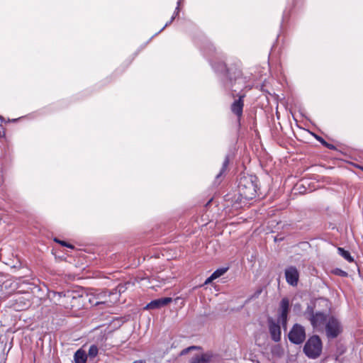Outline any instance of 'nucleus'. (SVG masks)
<instances>
[{"label":"nucleus","mask_w":363,"mask_h":363,"mask_svg":"<svg viewBox=\"0 0 363 363\" xmlns=\"http://www.w3.org/2000/svg\"><path fill=\"white\" fill-rule=\"evenodd\" d=\"M172 301V298L170 297L161 298L155 299L150 301L145 307V309L152 310L157 309L164 307Z\"/></svg>","instance_id":"11"},{"label":"nucleus","mask_w":363,"mask_h":363,"mask_svg":"<svg viewBox=\"0 0 363 363\" xmlns=\"http://www.w3.org/2000/svg\"><path fill=\"white\" fill-rule=\"evenodd\" d=\"M289 340L294 344L299 345L306 339V331L303 326L296 323L289 333Z\"/></svg>","instance_id":"6"},{"label":"nucleus","mask_w":363,"mask_h":363,"mask_svg":"<svg viewBox=\"0 0 363 363\" xmlns=\"http://www.w3.org/2000/svg\"><path fill=\"white\" fill-rule=\"evenodd\" d=\"M244 96L245 95H240L239 96V99L235 100V101L231 105L232 112L238 117L241 116L242 113V109L244 106L242 99L244 98Z\"/></svg>","instance_id":"12"},{"label":"nucleus","mask_w":363,"mask_h":363,"mask_svg":"<svg viewBox=\"0 0 363 363\" xmlns=\"http://www.w3.org/2000/svg\"><path fill=\"white\" fill-rule=\"evenodd\" d=\"M318 140L321 142L322 144H323L324 145L326 144V142L324 141L321 138H318Z\"/></svg>","instance_id":"24"},{"label":"nucleus","mask_w":363,"mask_h":363,"mask_svg":"<svg viewBox=\"0 0 363 363\" xmlns=\"http://www.w3.org/2000/svg\"><path fill=\"white\" fill-rule=\"evenodd\" d=\"M342 331L340 322L335 317H330L325 325V333L328 338L337 337Z\"/></svg>","instance_id":"5"},{"label":"nucleus","mask_w":363,"mask_h":363,"mask_svg":"<svg viewBox=\"0 0 363 363\" xmlns=\"http://www.w3.org/2000/svg\"><path fill=\"white\" fill-rule=\"evenodd\" d=\"M362 169H363V167H362Z\"/></svg>","instance_id":"29"},{"label":"nucleus","mask_w":363,"mask_h":363,"mask_svg":"<svg viewBox=\"0 0 363 363\" xmlns=\"http://www.w3.org/2000/svg\"><path fill=\"white\" fill-rule=\"evenodd\" d=\"M19 288V281L17 279H9L6 280L0 285L1 298H5L10 294H12Z\"/></svg>","instance_id":"7"},{"label":"nucleus","mask_w":363,"mask_h":363,"mask_svg":"<svg viewBox=\"0 0 363 363\" xmlns=\"http://www.w3.org/2000/svg\"><path fill=\"white\" fill-rule=\"evenodd\" d=\"M280 315L279 321L282 324L283 327L286 326L288 313L289 311V300L287 298L281 299L279 305Z\"/></svg>","instance_id":"8"},{"label":"nucleus","mask_w":363,"mask_h":363,"mask_svg":"<svg viewBox=\"0 0 363 363\" xmlns=\"http://www.w3.org/2000/svg\"><path fill=\"white\" fill-rule=\"evenodd\" d=\"M229 164V158L227 156L223 162V167L220 172V173L217 175V177H219L220 176H221V174L225 171L228 165Z\"/></svg>","instance_id":"19"},{"label":"nucleus","mask_w":363,"mask_h":363,"mask_svg":"<svg viewBox=\"0 0 363 363\" xmlns=\"http://www.w3.org/2000/svg\"><path fill=\"white\" fill-rule=\"evenodd\" d=\"M285 277L289 285L296 286L299 279V272L295 267H289L285 269Z\"/></svg>","instance_id":"9"},{"label":"nucleus","mask_w":363,"mask_h":363,"mask_svg":"<svg viewBox=\"0 0 363 363\" xmlns=\"http://www.w3.org/2000/svg\"><path fill=\"white\" fill-rule=\"evenodd\" d=\"M326 147H329L330 149H333L334 148V146L333 145H329L326 143V144L325 145Z\"/></svg>","instance_id":"25"},{"label":"nucleus","mask_w":363,"mask_h":363,"mask_svg":"<svg viewBox=\"0 0 363 363\" xmlns=\"http://www.w3.org/2000/svg\"><path fill=\"white\" fill-rule=\"evenodd\" d=\"M55 240L56 242H58V243H60V245H63V246L68 247H69V248H71V249H73V248H74V246H73V245H70V244H68V243H67V242H65V241L60 240H58V239H57V238H55V240Z\"/></svg>","instance_id":"22"},{"label":"nucleus","mask_w":363,"mask_h":363,"mask_svg":"<svg viewBox=\"0 0 363 363\" xmlns=\"http://www.w3.org/2000/svg\"><path fill=\"white\" fill-rule=\"evenodd\" d=\"M211 357L212 355L210 353H204L200 355L198 354L191 359L190 363H209Z\"/></svg>","instance_id":"13"},{"label":"nucleus","mask_w":363,"mask_h":363,"mask_svg":"<svg viewBox=\"0 0 363 363\" xmlns=\"http://www.w3.org/2000/svg\"><path fill=\"white\" fill-rule=\"evenodd\" d=\"M199 347H196V346H191V347H189L186 349H184L183 350H182V352H180V355H185L189 351L191 350H197L199 349Z\"/></svg>","instance_id":"20"},{"label":"nucleus","mask_w":363,"mask_h":363,"mask_svg":"<svg viewBox=\"0 0 363 363\" xmlns=\"http://www.w3.org/2000/svg\"><path fill=\"white\" fill-rule=\"evenodd\" d=\"M87 354L84 350L79 349L74 355V363H86Z\"/></svg>","instance_id":"14"},{"label":"nucleus","mask_w":363,"mask_h":363,"mask_svg":"<svg viewBox=\"0 0 363 363\" xmlns=\"http://www.w3.org/2000/svg\"><path fill=\"white\" fill-rule=\"evenodd\" d=\"M99 349L96 345H91L89 349L88 354L90 358H94L98 355Z\"/></svg>","instance_id":"16"},{"label":"nucleus","mask_w":363,"mask_h":363,"mask_svg":"<svg viewBox=\"0 0 363 363\" xmlns=\"http://www.w3.org/2000/svg\"><path fill=\"white\" fill-rule=\"evenodd\" d=\"M0 120H1V121L3 120V118L1 116H0Z\"/></svg>","instance_id":"28"},{"label":"nucleus","mask_w":363,"mask_h":363,"mask_svg":"<svg viewBox=\"0 0 363 363\" xmlns=\"http://www.w3.org/2000/svg\"><path fill=\"white\" fill-rule=\"evenodd\" d=\"M240 88V87H238V88L233 89V91H235H235H238V89H239Z\"/></svg>","instance_id":"27"},{"label":"nucleus","mask_w":363,"mask_h":363,"mask_svg":"<svg viewBox=\"0 0 363 363\" xmlns=\"http://www.w3.org/2000/svg\"><path fill=\"white\" fill-rule=\"evenodd\" d=\"M306 317L310 320L313 328L322 327L326 321V315L323 312H314L313 307L308 306L304 313Z\"/></svg>","instance_id":"4"},{"label":"nucleus","mask_w":363,"mask_h":363,"mask_svg":"<svg viewBox=\"0 0 363 363\" xmlns=\"http://www.w3.org/2000/svg\"><path fill=\"white\" fill-rule=\"evenodd\" d=\"M180 1H181V0L178 1L177 6L176 8V11H175L174 15L172 16V17L171 18L170 21L165 24V26L162 28L161 30H162L165 27H167L169 24H170L174 21V19L175 18L176 16L178 15L179 11Z\"/></svg>","instance_id":"17"},{"label":"nucleus","mask_w":363,"mask_h":363,"mask_svg":"<svg viewBox=\"0 0 363 363\" xmlns=\"http://www.w3.org/2000/svg\"><path fill=\"white\" fill-rule=\"evenodd\" d=\"M225 272H226V269H218L216 270L212 274V275L214 277V279H216L220 277V276H222Z\"/></svg>","instance_id":"18"},{"label":"nucleus","mask_w":363,"mask_h":363,"mask_svg":"<svg viewBox=\"0 0 363 363\" xmlns=\"http://www.w3.org/2000/svg\"><path fill=\"white\" fill-rule=\"evenodd\" d=\"M105 302H106V301H98L94 304L95 305H98V304H100V303H104Z\"/></svg>","instance_id":"26"},{"label":"nucleus","mask_w":363,"mask_h":363,"mask_svg":"<svg viewBox=\"0 0 363 363\" xmlns=\"http://www.w3.org/2000/svg\"><path fill=\"white\" fill-rule=\"evenodd\" d=\"M338 252L339 254L349 262H352L354 261L352 257L348 251L345 250L343 248L339 247Z\"/></svg>","instance_id":"15"},{"label":"nucleus","mask_w":363,"mask_h":363,"mask_svg":"<svg viewBox=\"0 0 363 363\" xmlns=\"http://www.w3.org/2000/svg\"><path fill=\"white\" fill-rule=\"evenodd\" d=\"M269 330L271 337L274 342H279L281 340V333L280 325L272 319L269 320Z\"/></svg>","instance_id":"10"},{"label":"nucleus","mask_w":363,"mask_h":363,"mask_svg":"<svg viewBox=\"0 0 363 363\" xmlns=\"http://www.w3.org/2000/svg\"><path fill=\"white\" fill-rule=\"evenodd\" d=\"M30 296L28 293L16 294L10 301L9 307L17 311L26 310L30 305Z\"/></svg>","instance_id":"3"},{"label":"nucleus","mask_w":363,"mask_h":363,"mask_svg":"<svg viewBox=\"0 0 363 363\" xmlns=\"http://www.w3.org/2000/svg\"><path fill=\"white\" fill-rule=\"evenodd\" d=\"M244 82V79L241 77V74L240 72H238L236 77L235 78V84L236 83L238 84H242Z\"/></svg>","instance_id":"21"},{"label":"nucleus","mask_w":363,"mask_h":363,"mask_svg":"<svg viewBox=\"0 0 363 363\" xmlns=\"http://www.w3.org/2000/svg\"><path fill=\"white\" fill-rule=\"evenodd\" d=\"M238 189L241 199L250 200L255 198L257 178L253 175L242 176L240 179Z\"/></svg>","instance_id":"1"},{"label":"nucleus","mask_w":363,"mask_h":363,"mask_svg":"<svg viewBox=\"0 0 363 363\" xmlns=\"http://www.w3.org/2000/svg\"><path fill=\"white\" fill-rule=\"evenodd\" d=\"M215 279L214 277H213V275L211 274L206 281H205V284H210L212 281H213Z\"/></svg>","instance_id":"23"},{"label":"nucleus","mask_w":363,"mask_h":363,"mask_svg":"<svg viewBox=\"0 0 363 363\" xmlns=\"http://www.w3.org/2000/svg\"><path fill=\"white\" fill-rule=\"evenodd\" d=\"M322 349L320 338L318 335H313L306 342L303 352L308 357L315 359L320 355Z\"/></svg>","instance_id":"2"}]
</instances>
